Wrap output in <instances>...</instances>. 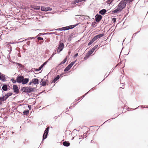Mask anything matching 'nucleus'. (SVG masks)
<instances>
[{
	"label": "nucleus",
	"instance_id": "864d4df0",
	"mask_svg": "<svg viewBox=\"0 0 148 148\" xmlns=\"http://www.w3.org/2000/svg\"><path fill=\"white\" fill-rule=\"evenodd\" d=\"M30 43V41H28L26 42V44H27V45H28V46H29Z\"/></svg>",
	"mask_w": 148,
	"mask_h": 148
},
{
	"label": "nucleus",
	"instance_id": "e433bc0d",
	"mask_svg": "<svg viewBox=\"0 0 148 148\" xmlns=\"http://www.w3.org/2000/svg\"><path fill=\"white\" fill-rule=\"evenodd\" d=\"M45 7L44 6H41V10L42 11H45Z\"/></svg>",
	"mask_w": 148,
	"mask_h": 148
},
{
	"label": "nucleus",
	"instance_id": "c756f323",
	"mask_svg": "<svg viewBox=\"0 0 148 148\" xmlns=\"http://www.w3.org/2000/svg\"><path fill=\"white\" fill-rule=\"evenodd\" d=\"M134 0H124V1H125V2H126V4H127L128 3H129L130 2H132Z\"/></svg>",
	"mask_w": 148,
	"mask_h": 148
},
{
	"label": "nucleus",
	"instance_id": "a211bd4d",
	"mask_svg": "<svg viewBox=\"0 0 148 148\" xmlns=\"http://www.w3.org/2000/svg\"><path fill=\"white\" fill-rule=\"evenodd\" d=\"M6 100L4 96L0 97V105L2 104V102Z\"/></svg>",
	"mask_w": 148,
	"mask_h": 148
},
{
	"label": "nucleus",
	"instance_id": "c85d7f7f",
	"mask_svg": "<svg viewBox=\"0 0 148 148\" xmlns=\"http://www.w3.org/2000/svg\"><path fill=\"white\" fill-rule=\"evenodd\" d=\"M47 135H47L45 134H43L42 136L43 140H44L46 139L47 138Z\"/></svg>",
	"mask_w": 148,
	"mask_h": 148
},
{
	"label": "nucleus",
	"instance_id": "f3484780",
	"mask_svg": "<svg viewBox=\"0 0 148 148\" xmlns=\"http://www.w3.org/2000/svg\"><path fill=\"white\" fill-rule=\"evenodd\" d=\"M13 93L12 92H9L7 93L4 96L5 99L6 100L10 96L12 95Z\"/></svg>",
	"mask_w": 148,
	"mask_h": 148
},
{
	"label": "nucleus",
	"instance_id": "4468645a",
	"mask_svg": "<svg viewBox=\"0 0 148 148\" xmlns=\"http://www.w3.org/2000/svg\"><path fill=\"white\" fill-rule=\"evenodd\" d=\"M60 78V76L59 75H57L56 77H55L53 79L51 82V83H55V82L58 80Z\"/></svg>",
	"mask_w": 148,
	"mask_h": 148
},
{
	"label": "nucleus",
	"instance_id": "c03bdc74",
	"mask_svg": "<svg viewBox=\"0 0 148 148\" xmlns=\"http://www.w3.org/2000/svg\"><path fill=\"white\" fill-rule=\"evenodd\" d=\"M38 35L40 36H42V35H46V33H40L38 34Z\"/></svg>",
	"mask_w": 148,
	"mask_h": 148
},
{
	"label": "nucleus",
	"instance_id": "cd10ccee",
	"mask_svg": "<svg viewBox=\"0 0 148 148\" xmlns=\"http://www.w3.org/2000/svg\"><path fill=\"white\" fill-rule=\"evenodd\" d=\"M45 12L48 11H51L52 10V8L49 7H45Z\"/></svg>",
	"mask_w": 148,
	"mask_h": 148
},
{
	"label": "nucleus",
	"instance_id": "4d7b16f0",
	"mask_svg": "<svg viewBox=\"0 0 148 148\" xmlns=\"http://www.w3.org/2000/svg\"><path fill=\"white\" fill-rule=\"evenodd\" d=\"M68 40L69 41H70L71 40V38L69 36L68 38Z\"/></svg>",
	"mask_w": 148,
	"mask_h": 148
},
{
	"label": "nucleus",
	"instance_id": "6e6552de",
	"mask_svg": "<svg viewBox=\"0 0 148 148\" xmlns=\"http://www.w3.org/2000/svg\"><path fill=\"white\" fill-rule=\"evenodd\" d=\"M3 85V86L2 87V89L4 91H6L8 90L9 88H9L10 87V86L7 84H1V86H2Z\"/></svg>",
	"mask_w": 148,
	"mask_h": 148
},
{
	"label": "nucleus",
	"instance_id": "f257e3e1",
	"mask_svg": "<svg viewBox=\"0 0 148 148\" xmlns=\"http://www.w3.org/2000/svg\"><path fill=\"white\" fill-rule=\"evenodd\" d=\"M126 4L124 0H122L118 4L117 8L112 11V13H117L121 12L126 7Z\"/></svg>",
	"mask_w": 148,
	"mask_h": 148
},
{
	"label": "nucleus",
	"instance_id": "20e7f679",
	"mask_svg": "<svg viewBox=\"0 0 148 148\" xmlns=\"http://www.w3.org/2000/svg\"><path fill=\"white\" fill-rule=\"evenodd\" d=\"M64 45L63 43L61 42V41H60L58 46L57 49V53H59L64 48Z\"/></svg>",
	"mask_w": 148,
	"mask_h": 148
},
{
	"label": "nucleus",
	"instance_id": "2f4dec72",
	"mask_svg": "<svg viewBox=\"0 0 148 148\" xmlns=\"http://www.w3.org/2000/svg\"><path fill=\"white\" fill-rule=\"evenodd\" d=\"M140 32V31H139L138 32H136V33H134V34H133V36L132 37V39H131V40L130 41V42L132 40V39L135 36H136V35L138 34L139 32Z\"/></svg>",
	"mask_w": 148,
	"mask_h": 148
},
{
	"label": "nucleus",
	"instance_id": "680f3d73",
	"mask_svg": "<svg viewBox=\"0 0 148 148\" xmlns=\"http://www.w3.org/2000/svg\"><path fill=\"white\" fill-rule=\"evenodd\" d=\"M18 56L19 57H21V53H18L17 54Z\"/></svg>",
	"mask_w": 148,
	"mask_h": 148
},
{
	"label": "nucleus",
	"instance_id": "5fc2aeb1",
	"mask_svg": "<svg viewBox=\"0 0 148 148\" xmlns=\"http://www.w3.org/2000/svg\"><path fill=\"white\" fill-rule=\"evenodd\" d=\"M78 55V53H76L73 56L74 58H75Z\"/></svg>",
	"mask_w": 148,
	"mask_h": 148
},
{
	"label": "nucleus",
	"instance_id": "7c9ffc66",
	"mask_svg": "<svg viewBox=\"0 0 148 148\" xmlns=\"http://www.w3.org/2000/svg\"><path fill=\"white\" fill-rule=\"evenodd\" d=\"M11 80L12 81V82L14 84H16V82H17V81L16 80V79H15L14 78H13L11 79Z\"/></svg>",
	"mask_w": 148,
	"mask_h": 148
},
{
	"label": "nucleus",
	"instance_id": "052dcab7",
	"mask_svg": "<svg viewBox=\"0 0 148 148\" xmlns=\"http://www.w3.org/2000/svg\"><path fill=\"white\" fill-rule=\"evenodd\" d=\"M106 75H107V73H106L105 75V76L104 77V79H103V80H104L105 79V78H106L108 75H108L107 76H106Z\"/></svg>",
	"mask_w": 148,
	"mask_h": 148
},
{
	"label": "nucleus",
	"instance_id": "9d476101",
	"mask_svg": "<svg viewBox=\"0 0 148 148\" xmlns=\"http://www.w3.org/2000/svg\"><path fill=\"white\" fill-rule=\"evenodd\" d=\"M29 81V79L28 78H25L23 76L21 83L23 85H25L27 84Z\"/></svg>",
	"mask_w": 148,
	"mask_h": 148
},
{
	"label": "nucleus",
	"instance_id": "bf43d9fd",
	"mask_svg": "<svg viewBox=\"0 0 148 148\" xmlns=\"http://www.w3.org/2000/svg\"><path fill=\"white\" fill-rule=\"evenodd\" d=\"M45 90L43 91H42L41 92H40L37 95L38 96V95H40V94H41V93H42L43 92H44V93H46V92H45Z\"/></svg>",
	"mask_w": 148,
	"mask_h": 148
},
{
	"label": "nucleus",
	"instance_id": "69168bd1",
	"mask_svg": "<svg viewBox=\"0 0 148 148\" xmlns=\"http://www.w3.org/2000/svg\"><path fill=\"white\" fill-rule=\"evenodd\" d=\"M16 50H17L18 51H20V49L19 48H16Z\"/></svg>",
	"mask_w": 148,
	"mask_h": 148
},
{
	"label": "nucleus",
	"instance_id": "1a4fd4ad",
	"mask_svg": "<svg viewBox=\"0 0 148 148\" xmlns=\"http://www.w3.org/2000/svg\"><path fill=\"white\" fill-rule=\"evenodd\" d=\"M47 64L46 62H44L38 69L34 68V70L36 71H40Z\"/></svg>",
	"mask_w": 148,
	"mask_h": 148
},
{
	"label": "nucleus",
	"instance_id": "a878e982",
	"mask_svg": "<svg viewBox=\"0 0 148 148\" xmlns=\"http://www.w3.org/2000/svg\"><path fill=\"white\" fill-rule=\"evenodd\" d=\"M71 68L68 65L66 67V68L64 70V72H67L69 71L70 69Z\"/></svg>",
	"mask_w": 148,
	"mask_h": 148
},
{
	"label": "nucleus",
	"instance_id": "13d9d810",
	"mask_svg": "<svg viewBox=\"0 0 148 148\" xmlns=\"http://www.w3.org/2000/svg\"><path fill=\"white\" fill-rule=\"evenodd\" d=\"M50 34H52V32H47L46 33V35Z\"/></svg>",
	"mask_w": 148,
	"mask_h": 148
},
{
	"label": "nucleus",
	"instance_id": "6ab92c4d",
	"mask_svg": "<svg viewBox=\"0 0 148 148\" xmlns=\"http://www.w3.org/2000/svg\"><path fill=\"white\" fill-rule=\"evenodd\" d=\"M63 145L65 147H68L70 145V143L68 141H64L63 143Z\"/></svg>",
	"mask_w": 148,
	"mask_h": 148
},
{
	"label": "nucleus",
	"instance_id": "7ed1b4c3",
	"mask_svg": "<svg viewBox=\"0 0 148 148\" xmlns=\"http://www.w3.org/2000/svg\"><path fill=\"white\" fill-rule=\"evenodd\" d=\"M79 23H77V24L74 25H70L69 26H67L62 28H59L55 29V31H65L68 30L70 29H72L78 25Z\"/></svg>",
	"mask_w": 148,
	"mask_h": 148
},
{
	"label": "nucleus",
	"instance_id": "a18cd8bd",
	"mask_svg": "<svg viewBox=\"0 0 148 148\" xmlns=\"http://www.w3.org/2000/svg\"><path fill=\"white\" fill-rule=\"evenodd\" d=\"M86 1V0H77V3H79L80 2H81L82 1L85 2Z\"/></svg>",
	"mask_w": 148,
	"mask_h": 148
},
{
	"label": "nucleus",
	"instance_id": "49530a36",
	"mask_svg": "<svg viewBox=\"0 0 148 148\" xmlns=\"http://www.w3.org/2000/svg\"><path fill=\"white\" fill-rule=\"evenodd\" d=\"M10 50H8V51L9 52V54H10V51H11L12 50V47L11 46H10Z\"/></svg>",
	"mask_w": 148,
	"mask_h": 148
},
{
	"label": "nucleus",
	"instance_id": "39448f33",
	"mask_svg": "<svg viewBox=\"0 0 148 148\" xmlns=\"http://www.w3.org/2000/svg\"><path fill=\"white\" fill-rule=\"evenodd\" d=\"M23 77V76L19 75H18L16 78V80L17 82L18 83H21Z\"/></svg>",
	"mask_w": 148,
	"mask_h": 148
},
{
	"label": "nucleus",
	"instance_id": "5701e85b",
	"mask_svg": "<svg viewBox=\"0 0 148 148\" xmlns=\"http://www.w3.org/2000/svg\"><path fill=\"white\" fill-rule=\"evenodd\" d=\"M90 55H90L88 53H87L84 58V60H87L89 58V57L90 56Z\"/></svg>",
	"mask_w": 148,
	"mask_h": 148
},
{
	"label": "nucleus",
	"instance_id": "6e6d98bb",
	"mask_svg": "<svg viewBox=\"0 0 148 148\" xmlns=\"http://www.w3.org/2000/svg\"><path fill=\"white\" fill-rule=\"evenodd\" d=\"M73 35L74 34L73 33H71L69 36L72 38H73L74 37L73 36Z\"/></svg>",
	"mask_w": 148,
	"mask_h": 148
},
{
	"label": "nucleus",
	"instance_id": "f704fd0d",
	"mask_svg": "<svg viewBox=\"0 0 148 148\" xmlns=\"http://www.w3.org/2000/svg\"><path fill=\"white\" fill-rule=\"evenodd\" d=\"M77 3V0H75L74 1H72L71 3V4L75 5L76 3Z\"/></svg>",
	"mask_w": 148,
	"mask_h": 148
},
{
	"label": "nucleus",
	"instance_id": "412c9836",
	"mask_svg": "<svg viewBox=\"0 0 148 148\" xmlns=\"http://www.w3.org/2000/svg\"><path fill=\"white\" fill-rule=\"evenodd\" d=\"M31 7L35 10H39L40 9V6L35 5H31Z\"/></svg>",
	"mask_w": 148,
	"mask_h": 148
},
{
	"label": "nucleus",
	"instance_id": "e2e57ef3",
	"mask_svg": "<svg viewBox=\"0 0 148 148\" xmlns=\"http://www.w3.org/2000/svg\"><path fill=\"white\" fill-rule=\"evenodd\" d=\"M33 83V82L32 81V80L31 81H30L29 83L28 84V85H31Z\"/></svg>",
	"mask_w": 148,
	"mask_h": 148
},
{
	"label": "nucleus",
	"instance_id": "f8f14e48",
	"mask_svg": "<svg viewBox=\"0 0 148 148\" xmlns=\"http://www.w3.org/2000/svg\"><path fill=\"white\" fill-rule=\"evenodd\" d=\"M32 80L33 84L34 85H37L39 84V80L37 78H33Z\"/></svg>",
	"mask_w": 148,
	"mask_h": 148
},
{
	"label": "nucleus",
	"instance_id": "9b49d317",
	"mask_svg": "<svg viewBox=\"0 0 148 148\" xmlns=\"http://www.w3.org/2000/svg\"><path fill=\"white\" fill-rule=\"evenodd\" d=\"M36 37L37 39L36 40L35 42L37 43H38L39 41L43 40L44 41L43 38L38 35L36 36Z\"/></svg>",
	"mask_w": 148,
	"mask_h": 148
},
{
	"label": "nucleus",
	"instance_id": "f03ea898",
	"mask_svg": "<svg viewBox=\"0 0 148 148\" xmlns=\"http://www.w3.org/2000/svg\"><path fill=\"white\" fill-rule=\"evenodd\" d=\"M36 88L28 86L22 87L20 89L21 92H22L21 93H28L36 91Z\"/></svg>",
	"mask_w": 148,
	"mask_h": 148
},
{
	"label": "nucleus",
	"instance_id": "774afa93",
	"mask_svg": "<svg viewBox=\"0 0 148 148\" xmlns=\"http://www.w3.org/2000/svg\"><path fill=\"white\" fill-rule=\"evenodd\" d=\"M68 66L70 67V68H71L72 67V66L73 65L71 64V63L70 64H69L68 65Z\"/></svg>",
	"mask_w": 148,
	"mask_h": 148
},
{
	"label": "nucleus",
	"instance_id": "09e8293b",
	"mask_svg": "<svg viewBox=\"0 0 148 148\" xmlns=\"http://www.w3.org/2000/svg\"><path fill=\"white\" fill-rule=\"evenodd\" d=\"M52 57H51V56L45 62H47V63L49 62V61L50 60H51L52 59Z\"/></svg>",
	"mask_w": 148,
	"mask_h": 148
},
{
	"label": "nucleus",
	"instance_id": "603ef678",
	"mask_svg": "<svg viewBox=\"0 0 148 148\" xmlns=\"http://www.w3.org/2000/svg\"><path fill=\"white\" fill-rule=\"evenodd\" d=\"M44 41H43V40L40 41V42H38V43L39 44L42 45L43 43V42Z\"/></svg>",
	"mask_w": 148,
	"mask_h": 148
},
{
	"label": "nucleus",
	"instance_id": "393cba45",
	"mask_svg": "<svg viewBox=\"0 0 148 148\" xmlns=\"http://www.w3.org/2000/svg\"><path fill=\"white\" fill-rule=\"evenodd\" d=\"M49 127H48L46 128L45 129L44 131V133L45 134H46L47 135H48V133H49Z\"/></svg>",
	"mask_w": 148,
	"mask_h": 148
},
{
	"label": "nucleus",
	"instance_id": "4be33fe9",
	"mask_svg": "<svg viewBox=\"0 0 148 148\" xmlns=\"http://www.w3.org/2000/svg\"><path fill=\"white\" fill-rule=\"evenodd\" d=\"M98 39L101 38L104 36V33L100 34L97 35Z\"/></svg>",
	"mask_w": 148,
	"mask_h": 148
},
{
	"label": "nucleus",
	"instance_id": "b1692460",
	"mask_svg": "<svg viewBox=\"0 0 148 148\" xmlns=\"http://www.w3.org/2000/svg\"><path fill=\"white\" fill-rule=\"evenodd\" d=\"M29 112V111L27 110L24 111L23 112V114L25 115H27Z\"/></svg>",
	"mask_w": 148,
	"mask_h": 148
},
{
	"label": "nucleus",
	"instance_id": "aec40b11",
	"mask_svg": "<svg viewBox=\"0 0 148 148\" xmlns=\"http://www.w3.org/2000/svg\"><path fill=\"white\" fill-rule=\"evenodd\" d=\"M67 56H66L65 58L64 59L63 61H62L58 65V66H60L61 64H64L66 61H67Z\"/></svg>",
	"mask_w": 148,
	"mask_h": 148
},
{
	"label": "nucleus",
	"instance_id": "79ce46f5",
	"mask_svg": "<svg viewBox=\"0 0 148 148\" xmlns=\"http://www.w3.org/2000/svg\"><path fill=\"white\" fill-rule=\"evenodd\" d=\"M95 24H96V22H93L92 23L91 26L92 27H95V26H96V25H95Z\"/></svg>",
	"mask_w": 148,
	"mask_h": 148
},
{
	"label": "nucleus",
	"instance_id": "72a5a7b5",
	"mask_svg": "<svg viewBox=\"0 0 148 148\" xmlns=\"http://www.w3.org/2000/svg\"><path fill=\"white\" fill-rule=\"evenodd\" d=\"M98 47V45H95L94 47L91 49L94 51Z\"/></svg>",
	"mask_w": 148,
	"mask_h": 148
},
{
	"label": "nucleus",
	"instance_id": "0e129e2a",
	"mask_svg": "<svg viewBox=\"0 0 148 148\" xmlns=\"http://www.w3.org/2000/svg\"><path fill=\"white\" fill-rule=\"evenodd\" d=\"M82 99V98L80 97L78 99H76L75 100V102H76L77 101H78L80 99Z\"/></svg>",
	"mask_w": 148,
	"mask_h": 148
},
{
	"label": "nucleus",
	"instance_id": "473e14b6",
	"mask_svg": "<svg viewBox=\"0 0 148 148\" xmlns=\"http://www.w3.org/2000/svg\"><path fill=\"white\" fill-rule=\"evenodd\" d=\"M94 52V51L92 50L91 49H90V50H89L88 52V53L90 55H91L92 53H93V52Z\"/></svg>",
	"mask_w": 148,
	"mask_h": 148
},
{
	"label": "nucleus",
	"instance_id": "de8ad7c7",
	"mask_svg": "<svg viewBox=\"0 0 148 148\" xmlns=\"http://www.w3.org/2000/svg\"><path fill=\"white\" fill-rule=\"evenodd\" d=\"M19 66V68H21L23 69H24L25 68V66L23 65H22L21 64Z\"/></svg>",
	"mask_w": 148,
	"mask_h": 148
},
{
	"label": "nucleus",
	"instance_id": "0eeeda50",
	"mask_svg": "<svg viewBox=\"0 0 148 148\" xmlns=\"http://www.w3.org/2000/svg\"><path fill=\"white\" fill-rule=\"evenodd\" d=\"M95 17V21L97 22H99L101 20L102 16L101 15L97 14L96 15Z\"/></svg>",
	"mask_w": 148,
	"mask_h": 148
},
{
	"label": "nucleus",
	"instance_id": "3c124183",
	"mask_svg": "<svg viewBox=\"0 0 148 148\" xmlns=\"http://www.w3.org/2000/svg\"><path fill=\"white\" fill-rule=\"evenodd\" d=\"M28 108L29 110H31L32 109V106H31L30 105H28Z\"/></svg>",
	"mask_w": 148,
	"mask_h": 148
},
{
	"label": "nucleus",
	"instance_id": "8fccbe9b",
	"mask_svg": "<svg viewBox=\"0 0 148 148\" xmlns=\"http://www.w3.org/2000/svg\"><path fill=\"white\" fill-rule=\"evenodd\" d=\"M56 51L55 50V52H54L52 53V55H51V57H53V56L56 53Z\"/></svg>",
	"mask_w": 148,
	"mask_h": 148
},
{
	"label": "nucleus",
	"instance_id": "dca6fc26",
	"mask_svg": "<svg viewBox=\"0 0 148 148\" xmlns=\"http://www.w3.org/2000/svg\"><path fill=\"white\" fill-rule=\"evenodd\" d=\"M107 10L105 9H102L99 11V13L102 15H104L107 12Z\"/></svg>",
	"mask_w": 148,
	"mask_h": 148
},
{
	"label": "nucleus",
	"instance_id": "ddd939ff",
	"mask_svg": "<svg viewBox=\"0 0 148 148\" xmlns=\"http://www.w3.org/2000/svg\"><path fill=\"white\" fill-rule=\"evenodd\" d=\"M44 80L43 79H41L40 82V84L42 86H45L46 85H47L48 84L46 83V81H44Z\"/></svg>",
	"mask_w": 148,
	"mask_h": 148
},
{
	"label": "nucleus",
	"instance_id": "bb28decb",
	"mask_svg": "<svg viewBox=\"0 0 148 148\" xmlns=\"http://www.w3.org/2000/svg\"><path fill=\"white\" fill-rule=\"evenodd\" d=\"M95 41L93 40L92 39L91 40H90L88 43V46H89L92 44Z\"/></svg>",
	"mask_w": 148,
	"mask_h": 148
},
{
	"label": "nucleus",
	"instance_id": "2eb2a0df",
	"mask_svg": "<svg viewBox=\"0 0 148 148\" xmlns=\"http://www.w3.org/2000/svg\"><path fill=\"white\" fill-rule=\"evenodd\" d=\"M0 80L2 82H5L6 81L5 75L2 74L0 76Z\"/></svg>",
	"mask_w": 148,
	"mask_h": 148
},
{
	"label": "nucleus",
	"instance_id": "338daca9",
	"mask_svg": "<svg viewBox=\"0 0 148 148\" xmlns=\"http://www.w3.org/2000/svg\"><path fill=\"white\" fill-rule=\"evenodd\" d=\"M30 40H32L33 39H34L36 38V36L35 37H30Z\"/></svg>",
	"mask_w": 148,
	"mask_h": 148
},
{
	"label": "nucleus",
	"instance_id": "4c0bfd02",
	"mask_svg": "<svg viewBox=\"0 0 148 148\" xmlns=\"http://www.w3.org/2000/svg\"><path fill=\"white\" fill-rule=\"evenodd\" d=\"M90 90H89L88 92L86 93L84 95L81 97L82 99H83L88 93V92L90 91Z\"/></svg>",
	"mask_w": 148,
	"mask_h": 148
},
{
	"label": "nucleus",
	"instance_id": "a19ab883",
	"mask_svg": "<svg viewBox=\"0 0 148 148\" xmlns=\"http://www.w3.org/2000/svg\"><path fill=\"white\" fill-rule=\"evenodd\" d=\"M116 18H115L114 17L112 18V21H113V23H115L116 21Z\"/></svg>",
	"mask_w": 148,
	"mask_h": 148
},
{
	"label": "nucleus",
	"instance_id": "ea45409f",
	"mask_svg": "<svg viewBox=\"0 0 148 148\" xmlns=\"http://www.w3.org/2000/svg\"><path fill=\"white\" fill-rule=\"evenodd\" d=\"M83 16L84 17V19L85 20L88 19L90 18L88 16ZM83 18H84L83 17Z\"/></svg>",
	"mask_w": 148,
	"mask_h": 148
},
{
	"label": "nucleus",
	"instance_id": "c9c22d12",
	"mask_svg": "<svg viewBox=\"0 0 148 148\" xmlns=\"http://www.w3.org/2000/svg\"><path fill=\"white\" fill-rule=\"evenodd\" d=\"M112 0H108L106 1V3L107 4H110L112 3Z\"/></svg>",
	"mask_w": 148,
	"mask_h": 148
},
{
	"label": "nucleus",
	"instance_id": "423d86ee",
	"mask_svg": "<svg viewBox=\"0 0 148 148\" xmlns=\"http://www.w3.org/2000/svg\"><path fill=\"white\" fill-rule=\"evenodd\" d=\"M13 87L14 92L16 94H18L20 92L19 88L17 85H14Z\"/></svg>",
	"mask_w": 148,
	"mask_h": 148
},
{
	"label": "nucleus",
	"instance_id": "58836bf2",
	"mask_svg": "<svg viewBox=\"0 0 148 148\" xmlns=\"http://www.w3.org/2000/svg\"><path fill=\"white\" fill-rule=\"evenodd\" d=\"M88 131H87L85 133H84L85 135H82L81 136V137H83L84 136H85V138H86V134H87L88 133Z\"/></svg>",
	"mask_w": 148,
	"mask_h": 148
},
{
	"label": "nucleus",
	"instance_id": "37998d69",
	"mask_svg": "<svg viewBox=\"0 0 148 148\" xmlns=\"http://www.w3.org/2000/svg\"><path fill=\"white\" fill-rule=\"evenodd\" d=\"M92 39L94 41H95L98 38L97 35L95 36Z\"/></svg>",
	"mask_w": 148,
	"mask_h": 148
}]
</instances>
